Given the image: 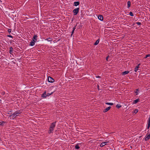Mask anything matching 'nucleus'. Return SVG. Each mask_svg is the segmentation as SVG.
<instances>
[{"label": "nucleus", "instance_id": "nucleus-1", "mask_svg": "<svg viewBox=\"0 0 150 150\" xmlns=\"http://www.w3.org/2000/svg\"><path fill=\"white\" fill-rule=\"evenodd\" d=\"M56 122H55L52 123L51 124L50 127L49 128V130L48 131V133L50 134L53 132V131L56 126Z\"/></svg>", "mask_w": 150, "mask_h": 150}, {"label": "nucleus", "instance_id": "nucleus-2", "mask_svg": "<svg viewBox=\"0 0 150 150\" xmlns=\"http://www.w3.org/2000/svg\"><path fill=\"white\" fill-rule=\"evenodd\" d=\"M21 113V112L20 110L16 112L15 113L9 115V117L11 118V119H14L16 117L18 116L19 114Z\"/></svg>", "mask_w": 150, "mask_h": 150}, {"label": "nucleus", "instance_id": "nucleus-3", "mask_svg": "<svg viewBox=\"0 0 150 150\" xmlns=\"http://www.w3.org/2000/svg\"><path fill=\"white\" fill-rule=\"evenodd\" d=\"M79 8H76L73 10V12L74 15H76L77 14L79 11Z\"/></svg>", "mask_w": 150, "mask_h": 150}, {"label": "nucleus", "instance_id": "nucleus-4", "mask_svg": "<svg viewBox=\"0 0 150 150\" xmlns=\"http://www.w3.org/2000/svg\"><path fill=\"white\" fill-rule=\"evenodd\" d=\"M150 139V133L147 135V134L146 135L144 139L145 141H147Z\"/></svg>", "mask_w": 150, "mask_h": 150}, {"label": "nucleus", "instance_id": "nucleus-5", "mask_svg": "<svg viewBox=\"0 0 150 150\" xmlns=\"http://www.w3.org/2000/svg\"><path fill=\"white\" fill-rule=\"evenodd\" d=\"M48 81L49 82L53 83L54 82V80L52 78L49 76L48 78Z\"/></svg>", "mask_w": 150, "mask_h": 150}, {"label": "nucleus", "instance_id": "nucleus-6", "mask_svg": "<svg viewBox=\"0 0 150 150\" xmlns=\"http://www.w3.org/2000/svg\"><path fill=\"white\" fill-rule=\"evenodd\" d=\"M108 142H103L101 143L100 145V147H103V146H104L105 145H108Z\"/></svg>", "mask_w": 150, "mask_h": 150}, {"label": "nucleus", "instance_id": "nucleus-7", "mask_svg": "<svg viewBox=\"0 0 150 150\" xmlns=\"http://www.w3.org/2000/svg\"><path fill=\"white\" fill-rule=\"evenodd\" d=\"M98 19L101 21H103V17L102 15H99L98 17Z\"/></svg>", "mask_w": 150, "mask_h": 150}, {"label": "nucleus", "instance_id": "nucleus-8", "mask_svg": "<svg viewBox=\"0 0 150 150\" xmlns=\"http://www.w3.org/2000/svg\"><path fill=\"white\" fill-rule=\"evenodd\" d=\"M38 38V36L36 35H34L33 36V40L35 42H36L37 41V39Z\"/></svg>", "mask_w": 150, "mask_h": 150}, {"label": "nucleus", "instance_id": "nucleus-9", "mask_svg": "<svg viewBox=\"0 0 150 150\" xmlns=\"http://www.w3.org/2000/svg\"><path fill=\"white\" fill-rule=\"evenodd\" d=\"M46 91L45 92L42 94L41 97L43 98H45L47 97V96L46 95Z\"/></svg>", "mask_w": 150, "mask_h": 150}, {"label": "nucleus", "instance_id": "nucleus-10", "mask_svg": "<svg viewBox=\"0 0 150 150\" xmlns=\"http://www.w3.org/2000/svg\"><path fill=\"white\" fill-rule=\"evenodd\" d=\"M147 128L148 129H149L150 127V117H149L148 120V122H147Z\"/></svg>", "mask_w": 150, "mask_h": 150}, {"label": "nucleus", "instance_id": "nucleus-11", "mask_svg": "<svg viewBox=\"0 0 150 150\" xmlns=\"http://www.w3.org/2000/svg\"><path fill=\"white\" fill-rule=\"evenodd\" d=\"M111 108L110 106H109L105 109L103 111L104 112H106L109 110Z\"/></svg>", "mask_w": 150, "mask_h": 150}, {"label": "nucleus", "instance_id": "nucleus-12", "mask_svg": "<svg viewBox=\"0 0 150 150\" xmlns=\"http://www.w3.org/2000/svg\"><path fill=\"white\" fill-rule=\"evenodd\" d=\"M80 143L77 144L75 146V148L76 149H79L80 148L79 145H80Z\"/></svg>", "mask_w": 150, "mask_h": 150}, {"label": "nucleus", "instance_id": "nucleus-13", "mask_svg": "<svg viewBox=\"0 0 150 150\" xmlns=\"http://www.w3.org/2000/svg\"><path fill=\"white\" fill-rule=\"evenodd\" d=\"M129 73V71H125L122 72V75H125L126 74H128Z\"/></svg>", "mask_w": 150, "mask_h": 150}, {"label": "nucleus", "instance_id": "nucleus-14", "mask_svg": "<svg viewBox=\"0 0 150 150\" xmlns=\"http://www.w3.org/2000/svg\"><path fill=\"white\" fill-rule=\"evenodd\" d=\"M35 42L33 40H32L31 41V42L30 43V45L31 46H33L35 45Z\"/></svg>", "mask_w": 150, "mask_h": 150}, {"label": "nucleus", "instance_id": "nucleus-15", "mask_svg": "<svg viewBox=\"0 0 150 150\" xmlns=\"http://www.w3.org/2000/svg\"><path fill=\"white\" fill-rule=\"evenodd\" d=\"M139 101V98H138L136 100H134L133 102V104H136L137 102H138Z\"/></svg>", "mask_w": 150, "mask_h": 150}, {"label": "nucleus", "instance_id": "nucleus-16", "mask_svg": "<svg viewBox=\"0 0 150 150\" xmlns=\"http://www.w3.org/2000/svg\"><path fill=\"white\" fill-rule=\"evenodd\" d=\"M45 40H46L48 42H51L52 41V38H47Z\"/></svg>", "mask_w": 150, "mask_h": 150}, {"label": "nucleus", "instance_id": "nucleus-17", "mask_svg": "<svg viewBox=\"0 0 150 150\" xmlns=\"http://www.w3.org/2000/svg\"><path fill=\"white\" fill-rule=\"evenodd\" d=\"M79 2L78 1L75 2L74 3V6H77L79 4Z\"/></svg>", "mask_w": 150, "mask_h": 150}, {"label": "nucleus", "instance_id": "nucleus-18", "mask_svg": "<svg viewBox=\"0 0 150 150\" xmlns=\"http://www.w3.org/2000/svg\"><path fill=\"white\" fill-rule=\"evenodd\" d=\"M131 3L130 1H128L127 2V8H129L130 6Z\"/></svg>", "mask_w": 150, "mask_h": 150}, {"label": "nucleus", "instance_id": "nucleus-19", "mask_svg": "<svg viewBox=\"0 0 150 150\" xmlns=\"http://www.w3.org/2000/svg\"><path fill=\"white\" fill-rule=\"evenodd\" d=\"M13 52V47H10L9 53L11 54H12Z\"/></svg>", "mask_w": 150, "mask_h": 150}, {"label": "nucleus", "instance_id": "nucleus-20", "mask_svg": "<svg viewBox=\"0 0 150 150\" xmlns=\"http://www.w3.org/2000/svg\"><path fill=\"white\" fill-rule=\"evenodd\" d=\"M99 42V39L96 40V41L94 43V45H97L98 44Z\"/></svg>", "mask_w": 150, "mask_h": 150}, {"label": "nucleus", "instance_id": "nucleus-21", "mask_svg": "<svg viewBox=\"0 0 150 150\" xmlns=\"http://www.w3.org/2000/svg\"><path fill=\"white\" fill-rule=\"evenodd\" d=\"M105 104L108 105H112L113 104L112 103H105Z\"/></svg>", "mask_w": 150, "mask_h": 150}, {"label": "nucleus", "instance_id": "nucleus-22", "mask_svg": "<svg viewBox=\"0 0 150 150\" xmlns=\"http://www.w3.org/2000/svg\"><path fill=\"white\" fill-rule=\"evenodd\" d=\"M121 106H122L121 105L119 104H117L116 105V107L117 108H120L121 107Z\"/></svg>", "mask_w": 150, "mask_h": 150}, {"label": "nucleus", "instance_id": "nucleus-23", "mask_svg": "<svg viewBox=\"0 0 150 150\" xmlns=\"http://www.w3.org/2000/svg\"><path fill=\"white\" fill-rule=\"evenodd\" d=\"M6 122L4 121L0 122V125H3Z\"/></svg>", "mask_w": 150, "mask_h": 150}, {"label": "nucleus", "instance_id": "nucleus-24", "mask_svg": "<svg viewBox=\"0 0 150 150\" xmlns=\"http://www.w3.org/2000/svg\"><path fill=\"white\" fill-rule=\"evenodd\" d=\"M138 111V110L137 109H135L134 112V113H135V114L137 113Z\"/></svg>", "mask_w": 150, "mask_h": 150}, {"label": "nucleus", "instance_id": "nucleus-25", "mask_svg": "<svg viewBox=\"0 0 150 150\" xmlns=\"http://www.w3.org/2000/svg\"><path fill=\"white\" fill-rule=\"evenodd\" d=\"M138 70V68H137V67H135L134 68V71H135V72H137Z\"/></svg>", "mask_w": 150, "mask_h": 150}, {"label": "nucleus", "instance_id": "nucleus-26", "mask_svg": "<svg viewBox=\"0 0 150 150\" xmlns=\"http://www.w3.org/2000/svg\"><path fill=\"white\" fill-rule=\"evenodd\" d=\"M139 91V90L138 89H136V91L135 92L136 93L137 95L138 94Z\"/></svg>", "mask_w": 150, "mask_h": 150}, {"label": "nucleus", "instance_id": "nucleus-27", "mask_svg": "<svg viewBox=\"0 0 150 150\" xmlns=\"http://www.w3.org/2000/svg\"><path fill=\"white\" fill-rule=\"evenodd\" d=\"M129 14L130 16H134V14L132 12H129Z\"/></svg>", "mask_w": 150, "mask_h": 150}, {"label": "nucleus", "instance_id": "nucleus-28", "mask_svg": "<svg viewBox=\"0 0 150 150\" xmlns=\"http://www.w3.org/2000/svg\"><path fill=\"white\" fill-rule=\"evenodd\" d=\"M8 32L9 33H10L11 32V29H8Z\"/></svg>", "mask_w": 150, "mask_h": 150}, {"label": "nucleus", "instance_id": "nucleus-29", "mask_svg": "<svg viewBox=\"0 0 150 150\" xmlns=\"http://www.w3.org/2000/svg\"><path fill=\"white\" fill-rule=\"evenodd\" d=\"M150 56V54H148L147 55H146V56H145V57H144V58H147V57H149Z\"/></svg>", "mask_w": 150, "mask_h": 150}, {"label": "nucleus", "instance_id": "nucleus-30", "mask_svg": "<svg viewBox=\"0 0 150 150\" xmlns=\"http://www.w3.org/2000/svg\"><path fill=\"white\" fill-rule=\"evenodd\" d=\"M136 24L137 25H141V23L140 22H137L136 23Z\"/></svg>", "mask_w": 150, "mask_h": 150}, {"label": "nucleus", "instance_id": "nucleus-31", "mask_svg": "<svg viewBox=\"0 0 150 150\" xmlns=\"http://www.w3.org/2000/svg\"><path fill=\"white\" fill-rule=\"evenodd\" d=\"M12 111V110H11L10 111H8V114H11V112Z\"/></svg>", "mask_w": 150, "mask_h": 150}, {"label": "nucleus", "instance_id": "nucleus-32", "mask_svg": "<svg viewBox=\"0 0 150 150\" xmlns=\"http://www.w3.org/2000/svg\"><path fill=\"white\" fill-rule=\"evenodd\" d=\"M109 57V56H108L106 58V59L107 61H109V60H108V57Z\"/></svg>", "mask_w": 150, "mask_h": 150}, {"label": "nucleus", "instance_id": "nucleus-33", "mask_svg": "<svg viewBox=\"0 0 150 150\" xmlns=\"http://www.w3.org/2000/svg\"><path fill=\"white\" fill-rule=\"evenodd\" d=\"M140 64H139L138 65H137L136 67H137V68H139V66L140 65Z\"/></svg>", "mask_w": 150, "mask_h": 150}, {"label": "nucleus", "instance_id": "nucleus-34", "mask_svg": "<svg viewBox=\"0 0 150 150\" xmlns=\"http://www.w3.org/2000/svg\"><path fill=\"white\" fill-rule=\"evenodd\" d=\"M7 36L8 37L13 38V37L11 35H8Z\"/></svg>", "mask_w": 150, "mask_h": 150}, {"label": "nucleus", "instance_id": "nucleus-35", "mask_svg": "<svg viewBox=\"0 0 150 150\" xmlns=\"http://www.w3.org/2000/svg\"><path fill=\"white\" fill-rule=\"evenodd\" d=\"M50 93H47V94H46V95L47 96H47H49L50 95Z\"/></svg>", "mask_w": 150, "mask_h": 150}, {"label": "nucleus", "instance_id": "nucleus-36", "mask_svg": "<svg viewBox=\"0 0 150 150\" xmlns=\"http://www.w3.org/2000/svg\"><path fill=\"white\" fill-rule=\"evenodd\" d=\"M96 78H101V77L99 76H96Z\"/></svg>", "mask_w": 150, "mask_h": 150}, {"label": "nucleus", "instance_id": "nucleus-37", "mask_svg": "<svg viewBox=\"0 0 150 150\" xmlns=\"http://www.w3.org/2000/svg\"><path fill=\"white\" fill-rule=\"evenodd\" d=\"M76 29V28L75 27H74V28H73V31H74V30L75 29Z\"/></svg>", "mask_w": 150, "mask_h": 150}, {"label": "nucleus", "instance_id": "nucleus-38", "mask_svg": "<svg viewBox=\"0 0 150 150\" xmlns=\"http://www.w3.org/2000/svg\"><path fill=\"white\" fill-rule=\"evenodd\" d=\"M54 92H54H51V93H50V95H51V94H52Z\"/></svg>", "mask_w": 150, "mask_h": 150}, {"label": "nucleus", "instance_id": "nucleus-39", "mask_svg": "<svg viewBox=\"0 0 150 150\" xmlns=\"http://www.w3.org/2000/svg\"><path fill=\"white\" fill-rule=\"evenodd\" d=\"M74 31H73H73H72V34L74 33Z\"/></svg>", "mask_w": 150, "mask_h": 150}]
</instances>
